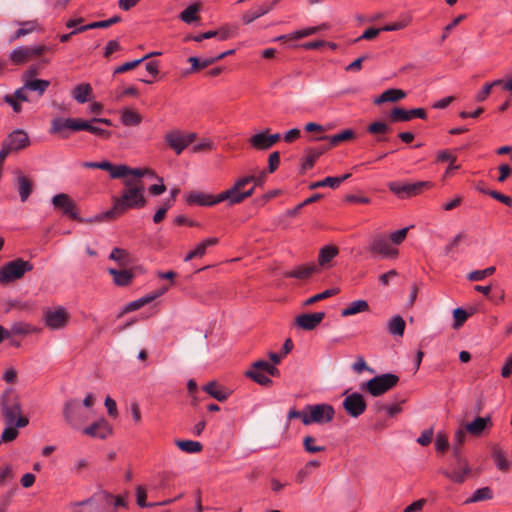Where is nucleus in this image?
<instances>
[{
    "mask_svg": "<svg viewBox=\"0 0 512 512\" xmlns=\"http://www.w3.org/2000/svg\"><path fill=\"white\" fill-rule=\"evenodd\" d=\"M123 184L121 195L112 198V207L105 212V218L115 219L130 209H141L146 206L145 186L141 178H127Z\"/></svg>",
    "mask_w": 512,
    "mask_h": 512,
    "instance_id": "obj_1",
    "label": "nucleus"
},
{
    "mask_svg": "<svg viewBox=\"0 0 512 512\" xmlns=\"http://www.w3.org/2000/svg\"><path fill=\"white\" fill-rule=\"evenodd\" d=\"M1 414L6 425H16V427H26L29 420L22 415V407L18 394L11 388H8L0 397Z\"/></svg>",
    "mask_w": 512,
    "mask_h": 512,
    "instance_id": "obj_2",
    "label": "nucleus"
},
{
    "mask_svg": "<svg viewBox=\"0 0 512 512\" xmlns=\"http://www.w3.org/2000/svg\"><path fill=\"white\" fill-rule=\"evenodd\" d=\"M244 375L261 386L270 387L273 382L269 376L277 377L280 375V371L271 363L265 360H258L251 364Z\"/></svg>",
    "mask_w": 512,
    "mask_h": 512,
    "instance_id": "obj_3",
    "label": "nucleus"
},
{
    "mask_svg": "<svg viewBox=\"0 0 512 512\" xmlns=\"http://www.w3.org/2000/svg\"><path fill=\"white\" fill-rule=\"evenodd\" d=\"M32 269V263L22 258L9 261L0 268V284L7 285L19 280Z\"/></svg>",
    "mask_w": 512,
    "mask_h": 512,
    "instance_id": "obj_4",
    "label": "nucleus"
},
{
    "mask_svg": "<svg viewBox=\"0 0 512 512\" xmlns=\"http://www.w3.org/2000/svg\"><path fill=\"white\" fill-rule=\"evenodd\" d=\"M252 180L253 175L243 176L238 178L231 188L224 191L223 196L226 198V201H228L229 205L239 204L253 195L256 187L254 185L251 188H248V190L241 191V189H243L246 185L252 183Z\"/></svg>",
    "mask_w": 512,
    "mask_h": 512,
    "instance_id": "obj_5",
    "label": "nucleus"
},
{
    "mask_svg": "<svg viewBox=\"0 0 512 512\" xmlns=\"http://www.w3.org/2000/svg\"><path fill=\"white\" fill-rule=\"evenodd\" d=\"M398 382L399 377L396 374L385 373L371 378L364 386L372 396L379 397L393 389Z\"/></svg>",
    "mask_w": 512,
    "mask_h": 512,
    "instance_id": "obj_6",
    "label": "nucleus"
},
{
    "mask_svg": "<svg viewBox=\"0 0 512 512\" xmlns=\"http://www.w3.org/2000/svg\"><path fill=\"white\" fill-rule=\"evenodd\" d=\"M305 410L307 411V417L303 419L304 425L329 423L333 420L335 414L334 408L325 403L307 405Z\"/></svg>",
    "mask_w": 512,
    "mask_h": 512,
    "instance_id": "obj_7",
    "label": "nucleus"
},
{
    "mask_svg": "<svg viewBox=\"0 0 512 512\" xmlns=\"http://www.w3.org/2000/svg\"><path fill=\"white\" fill-rule=\"evenodd\" d=\"M43 320L47 328L51 330H60L68 325L70 314L63 306H59L54 309L46 308L43 311Z\"/></svg>",
    "mask_w": 512,
    "mask_h": 512,
    "instance_id": "obj_8",
    "label": "nucleus"
},
{
    "mask_svg": "<svg viewBox=\"0 0 512 512\" xmlns=\"http://www.w3.org/2000/svg\"><path fill=\"white\" fill-rule=\"evenodd\" d=\"M63 417L65 422L75 430L80 429L88 420V416L82 411L78 401L75 399L65 402L63 407Z\"/></svg>",
    "mask_w": 512,
    "mask_h": 512,
    "instance_id": "obj_9",
    "label": "nucleus"
},
{
    "mask_svg": "<svg viewBox=\"0 0 512 512\" xmlns=\"http://www.w3.org/2000/svg\"><path fill=\"white\" fill-rule=\"evenodd\" d=\"M431 187L428 181H419L415 183L390 182L389 190L399 198H410L420 194L425 188Z\"/></svg>",
    "mask_w": 512,
    "mask_h": 512,
    "instance_id": "obj_10",
    "label": "nucleus"
},
{
    "mask_svg": "<svg viewBox=\"0 0 512 512\" xmlns=\"http://www.w3.org/2000/svg\"><path fill=\"white\" fill-rule=\"evenodd\" d=\"M196 137V133H185L180 130H173L165 135V141L168 146L179 155L195 141Z\"/></svg>",
    "mask_w": 512,
    "mask_h": 512,
    "instance_id": "obj_11",
    "label": "nucleus"
},
{
    "mask_svg": "<svg viewBox=\"0 0 512 512\" xmlns=\"http://www.w3.org/2000/svg\"><path fill=\"white\" fill-rule=\"evenodd\" d=\"M454 456L456 458V464L454 468L451 471L443 470L442 473L450 481L457 484H462L471 473V468L467 459L463 458L457 449H455Z\"/></svg>",
    "mask_w": 512,
    "mask_h": 512,
    "instance_id": "obj_12",
    "label": "nucleus"
},
{
    "mask_svg": "<svg viewBox=\"0 0 512 512\" xmlns=\"http://www.w3.org/2000/svg\"><path fill=\"white\" fill-rule=\"evenodd\" d=\"M107 167L104 168L105 171L109 172L110 177L113 179L125 178L128 176H133L136 178H142L145 175H152L153 172L147 168H130L127 165L120 164L114 165L109 161H106Z\"/></svg>",
    "mask_w": 512,
    "mask_h": 512,
    "instance_id": "obj_13",
    "label": "nucleus"
},
{
    "mask_svg": "<svg viewBox=\"0 0 512 512\" xmlns=\"http://www.w3.org/2000/svg\"><path fill=\"white\" fill-rule=\"evenodd\" d=\"M53 207L56 210L62 212L63 215L68 216L73 220L82 222V218L79 216L77 206L72 198L66 193H60L52 198Z\"/></svg>",
    "mask_w": 512,
    "mask_h": 512,
    "instance_id": "obj_14",
    "label": "nucleus"
},
{
    "mask_svg": "<svg viewBox=\"0 0 512 512\" xmlns=\"http://www.w3.org/2000/svg\"><path fill=\"white\" fill-rule=\"evenodd\" d=\"M369 251L385 258H396L398 256V250L391 246L389 238L383 234L372 237L369 243Z\"/></svg>",
    "mask_w": 512,
    "mask_h": 512,
    "instance_id": "obj_15",
    "label": "nucleus"
},
{
    "mask_svg": "<svg viewBox=\"0 0 512 512\" xmlns=\"http://www.w3.org/2000/svg\"><path fill=\"white\" fill-rule=\"evenodd\" d=\"M224 191L214 196L209 193L201 192V191H191L185 196L186 203L190 206H213L217 203L226 201L224 198Z\"/></svg>",
    "mask_w": 512,
    "mask_h": 512,
    "instance_id": "obj_16",
    "label": "nucleus"
},
{
    "mask_svg": "<svg viewBox=\"0 0 512 512\" xmlns=\"http://www.w3.org/2000/svg\"><path fill=\"white\" fill-rule=\"evenodd\" d=\"M343 408L349 416L358 418L365 412L367 404L363 395L354 392L345 397L343 401Z\"/></svg>",
    "mask_w": 512,
    "mask_h": 512,
    "instance_id": "obj_17",
    "label": "nucleus"
},
{
    "mask_svg": "<svg viewBox=\"0 0 512 512\" xmlns=\"http://www.w3.org/2000/svg\"><path fill=\"white\" fill-rule=\"evenodd\" d=\"M113 429L108 421L101 417L97 421L93 422L90 426L84 428L82 433L86 436L104 440L112 435Z\"/></svg>",
    "mask_w": 512,
    "mask_h": 512,
    "instance_id": "obj_18",
    "label": "nucleus"
},
{
    "mask_svg": "<svg viewBox=\"0 0 512 512\" xmlns=\"http://www.w3.org/2000/svg\"><path fill=\"white\" fill-rule=\"evenodd\" d=\"M325 312L304 313L295 318V325L305 331L317 328L325 318Z\"/></svg>",
    "mask_w": 512,
    "mask_h": 512,
    "instance_id": "obj_19",
    "label": "nucleus"
},
{
    "mask_svg": "<svg viewBox=\"0 0 512 512\" xmlns=\"http://www.w3.org/2000/svg\"><path fill=\"white\" fill-rule=\"evenodd\" d=\"M15 185L18 191L20 200L26 202L34 189L33 180L25 175L20 170L15 171Z\"/></svg>",
    "mask_w": 512,
    "mask_h": 512,
    "instance_id": "obj_20",
    "label": "nucleus"
},
{
    "mask_svg": "<svg viewBox=\"0 0 512 512\" xmlns=\"http://www.w3.org/2000/svg\"><path fill=\"white\" fill-rule=\"evenodd\" d=\"M414 117H418L420 119H426L427 114L424 108H415L411 110H406L401 107H394L390 113V119L393 122H406L410 121Z\"/></svg>",
    "mask_w": 512,
    "mask_h": 512,
    "instance_id": "obj_21",
    "label": "nucleus"
},
{
    "mask_svg": "<svg viewBox=\"0 0 512 512\" xmlns=\"http://www.w3.org/2000/svg\"><path fill=\"white\" fill-rule=\"evenodd\" d=\"M3 143L12 152H16L28 147L30 144V139L25 131L17 129L10 133Z\"/></svg>",
    "mask_w": 512,
    "mask_h": 512,
    "instance_id": "obj_22",
    "label": "nucleus"
},
{
    "mask_svg": "<svg viewBox=\"0 0 512 512\" xmlns=\"http://www.w3.org/2000/svg\"><path fill=\"white\" fill-rule=\"evenodd\" d=\"M49 132L50 134L67 139L70 136V132H74V118H54L51 121Z\"/></svg>",
    "mask_w": 512,
    "mask_h": 512,
    "instance_id": "obj_23",
    "label": "nucleus"
},
{
    "mask_svg": "<svg viewBox=\"0 0 512 512\" xmlns=\"http://www.w3.org/2000/svg\"><path fill=\"white\" fill-rule=\"evenodd\" d=\"M318 266L314 263L296 266L290 271L284 273L286 278H295L298 280H306L318 271Z\"/></svg>",
    "mask_w": 512,
    "mask_h": 512,
    "instance_id": "obj_24",
    "label": "nucleus"
},
{
    "mask_svg": "<svg viewBox=\"0 0 512 512\" xmlns=\"http://www.w3.org/2000/svg\"><path fill=\"white\" fill-rule=\"evenodd\" d=\"M71 512H103L99 501L95 497H90L79 502L70 504Z\"/></svg>",
    "mask_w": 512,
    "mask_h": 512,
    "instance_id": "obj_25",
    "label": "nucleus"
},
{
    "mask_svg": "<svg viewBox=\"0 0 512 512\" xmlns=\"http://www.w3.org/2000/svg\"><path fill=\"white\" fill-rule=\"evenodd\" d=\"M107 271L113 277V283L116 286H127L134 278V272L131 269L118 270L115 268H108Z\"/></svg>",
    "mask_w": 512,
    "mask_h": 512,
    "instance_id": "obj_26",
    "label": "nucleus"
},
{
    "mask_svg": "<svg viewBox=\"0 0 512 512\" xmlns=\"http://www.w3.org/2000/svg\"><path fill=\"white\" fill-rule=\"evenodd\" d=\"M356 138V133L353 129H345L334 135H324L318 138V140H327L331 147L339 145L341 142L351 141Z\"/></svg>",
    "mask_w": 512,
    "mask_h": 512,
    "instance_id": "obj_27",
    "label": "nucleus"
},
{
    "mask_svg": "<svg viewBox=\"0 0 512 512\" xmlns=\"http://www.w3.org/2000/svg\"><path fill=\"white\" fill-rule=\"evenodd\" d=\"M350 177V173L344 174L340 177H326L323 180L310 183L309 189L314 190L321 187H330L332 189H336L343 181L347 180Z\"/></svg>",
    "mask_w": 512,
    "mask_h": 512,
    "instance_id": "obj_28",
    "label": "nucleus"
},
{
    "mask_svg": "<svg viewBox=\"0 0 512 512\" xmlns=\"http://www.w3.org/2000/svg\"><path fill=\"white\" fill-rule=\"evenodd\" d=\"M488 426H492L490 416L477 417L471 423H468L465 428L470 434L479 436Z\"/></svg>",
    "mask_w": 512,
    "mask_h": 512,
    "instance_id": "obj_29",
    "label": "nucleus"
},
{
    "mask_svg": "<svg viewBox=\"0 0 512 512\" xmlns=\"http://www.w3.org/2000/svg\"><path fill=\"white\" fill-rule=\"evenodd\" d=\"M8 332H10V336L12 335H21L26 336L33 333L40 332V329L31 325L30 323L24 322V321H18L14 322L10 329H8Z\"/></svg>",
    "mask_w": 512,
    "mask_h": 512,
    "instance_id": "obj_30",
    "label": "nucleus"
},
{
    "mask_svg": "<svg viewBox=\"0 0 512 512\" xmlns=\"http://www.w3.org/2000/svg\"><path fill=\"white\" fill-rule=\"evenodd\" d=\"M72 96L78 103H86L92 97V87L89 83L76 85L72 90Z\"/></svg>",
    "mask_w": 512,
    "mask_h": 512,
    "instance_id": "obj_31",
    "label": "nucleus"
},
{
    "mask_svg": "<svg viewBox=\"0 0 512 512\" xmlns=\"http://www.w3.org/2000/svg\"><path fill=\"white\" fill-rule=\"evenodd\" d=\"M406 93L401 89L391 88L381 93L375 100V104H382L385 102H396L403 99Z\"/></svg>",
    "mask_w": 512,
    "mask_h": 512,
    "instance_id": "obj_32",
    "label": "nucleus"
},
{
    "mask_svg": "<svg viewBox=\"0 0 512 512\" xmlns=\"http://www.w3.org/2000/svg\"><path fill=\"white\" fill-rule=\"evenodd\" d=\"M368 310L369 304L366 300H356L349 303L345 308L341 310V316L348 317L358 313L367 312Z\"/></svg>",
    "mask_w": 512,
    "mask_h": 512,
    "instance_id": "obj_33",
    "label": "nucleus"
},
{
    "mask_svg": "<svg viewBox=\"0 0 512 512\" xmlns=\"http://www.w3.org/2000/svg\"><path fill=\"white\" fill-rule=\"evenodd\" d=\"M492 458L501 471H508L511 467V462L506 458V455L499 445H494L492 448Z\"/></svg>",
    "mask_w": 512,
    "mask_h": 512,
    "instance_id": "obj_34",
    "label": "nucleus"
},
{
    "mask_svg": "<svg viewBox=\"0 0 512 512\" xmlns=\"http://www.w3.org/2000/svg\"><path fill=\"white\" fill-rule=\"evenodd\" d=\"M405 326V321L400 315L391 317L387 322L388 332L393 336H403Z\"/></svg>",
    "mask_w": 512,
    "mask_h": 512,
    "instance_id": "obj_35",
    "label": "nucleus"
},
{
    "mask_svg": "<svg viewBox=\"0 0 512 512\" xmlns=\"http://www.w3.org/2000/svg\"><path fill=\"white\" fill-rule=\"evenodd\" d=\"M249 143L253 148L257 150H268L271 148L268 137V129L250 137Z\"/></svg>",
    "mask_w": 512,
    "mask_h": 512,
    "instance_id": "obj_36",
    "label": "nucleus"
},
{
    "mask_svg": "<svg viewBox=\"0 0 512 512\" xmlns=\"http://www.w3.org/2000/svg\"><path fill=\"white\" fill-rule=\"evenodd\" d=\"M121 122L124 126H138L142 116L133 109L125 108L121 111Z\"/></svg>",
    "mask_w": 512,
    "mask_h": 512,
    "instance_id": "obj_37",
    "label": "nucleus"
},
{
    "mask_svg": "<svg viewBox=\"0 0 512 512\" xmlns=\"http://www.w3.org/2000/svg\"><path fill=\"white\" fill-rule=\"evenodd\" d=\"M272 8H273L272 4L271 5L264 4L255 10L247 11L246 13L243 14L242 21L244 24L248 25V24L252 23L254 20L267 14Z\"/></svg>",
    "mask_w": 512,
    "mask_h": 512,
    "instance_id": "obj_38",
    "label": "nucleus"
},
{
    "mask_svg": "<svg viewBox=\"0 0 512 512\" xmlns=\"http://www.w3.org/2000/svg\"><path fill=\"white\" fill-rule=\"evenodd\" d=\"M10 59L16 65L26 63L32 59L31 51L29 47L20 46L11 52Z\"/></svg>",
    "mask_w": 512,
    "mask_h": 512,
    "instance_id": "obj_39",
    "label": "nucleus"
},
{
    "mask_svg": "<svg viewBox=\"0 0 512 512\" xmlns=\"http://www.w3.org/2000/svg\"><path fill=\"white\" fill-rule=\"evenodd\" d=\"M328 148H308L306 156L303 162V169L307 170L314 166L316 160L327 150Z\"/></svg>",
    "mask_w": 512,
    "mask_h": 512,
    "instance_id": "obj_40",
    "label": "nucleus"
},
{
    "mask_svg": "<svg viewBox=\"0 0 512 512\" xmlns=\"http://www.w3.org/2000/svg\"><path fill=\"white\" fill-rule=\"evenodd\" d=\"M200 9L201 6L199 3L191 4L179 14V18L183 22L190 24L199 18L198 12Z\"/></svg>",
    "mask_w": 512,
    "mask_h": 512,
    "instance_id": "obj_41",
    "label": "nucleus"
},
{
    "mask_svg": "<svg viewBox=\"0 0 512 512\" xmlns=\"http://www.w3.org/2000/svg\"><path fill=\"white\" fill-rule=\"evenodd\" d=\"M336 246H324L319 253L318 262L320 266H326L334 257L338 255Z\"/></svg>",
    "mask_w": 512,
    "mask_h": 512,
    "instance_id": "obj_42",
    "label": "nucleus"
},
{
    "mask_svg": "<svg viewBox=\"0 0 512 512\" xmlns=\"http://www.w3.org/2000/svg\"><path fill=\"white\" fill-rule=\"evenodd\" d=\"M49 86L50 81L44 79L36 78L33 80H26L25 82V88H28L29 91L37 92L39 96L43 95Z\"/></svg>",
    "mask_w": 512,
    "mask_h": 512,
    "instance_id": "obj_43",
    "label": "nucleus"
},
{
    "mask_svg": "<svg viewBox=\"0 0 512 512\" xmlns=\"http://www.w3.org/2000/svg\"><path fill=\"white\" fill-rule=\"evenodd\" d=\"M493 497V492L490 487H482L477 489L473 495L465 500V504L476 503L484 500H490Z\"/></svg>",
    "mask_w": 512,
    "mask_h": 512,
    "instance_id": "obj_44",
    "label": "nucleus"
},
{
    "mask_svg": "<svg viewBox=\"0 0 512 512\" xmlns=\"http://www.w3.org/2000/svg\"><path fill=\"white\" fill-rule=\"evenodd\" d=\"M177 447L187 453H199L202 451V444L198 441L192 440H177Z\"/></svg>",
    "mask_w": 512,
    "mask_h": 512,
    "instance_id": "obj_45",
    "label": "nucleus"
},
{
    "mask_svg": "<svg viewBox=\"0 0 512 512\" xmlns=\"http://www.w3.org/2000/svg\"><path fill=\"white\" fill-rule=\"evenodd\" d=\"M109 259L117 262L121 267L127 266L130 263L129 253L125 249H121L118 247L114 248L111 251Z\"/></svg>",
    "mask_w": 512,
    "mask_h": 512,
    "instance_id": "obj_46",
    "label": "nucleus"
},
{
    "mask_svg": "<svg viewBox=\"0 0 512 512\" xmlns=\"http://www.w3.org/2000/svg\"><path fill=\"white\" fill-rule=\"evenodd\" d=\"M339 288H331V289H327L321 293H318V294H315L311 297H309L308 299H306L303 303L304 306H310V305H313L314 303L318 302V301H321V300H324V299H327L329 297H332L336 294L339 293Z\"/></svg>",
    "mask_w": 512,
    "mask_h": 512,
    "instance_id": "obj_47",
    "label": "nucleus"
},
{
    "mask_svg": "<svg viewBox=\"0 0 512 512\" xmlns=\"http://www.w3.org/2000/svg\"><path fill=\"white\" fill-rule=\"evenodd\" d=\"M188 62L191 63V70L193 72H195V71L204 69V68L216 63L217 61L215 59V56L205 58L203 60H200L199 58L192 56L188 59Z\"/></svg>",
    "mask_w": 512,
    "mask_h": 512,
    "instance_id": "obj_48",
    "label": "nucleus"
},
{
    "mask_svg": "<svg viewBox=\"0 0 512 512\" xmlns=\"http://www.w3.org/2000/svg\"><path fill=\"white\" fill-rule=\"evenodd\" d=\"M204 391H206L209 395H211L213 398L217 399L218 401H225L228 397V395L218 389L217 383L214 381L209 382L205 387Z\"/></svg>",
    "mask_w": 512,
    "mask_h": 512,
    "instance_id": "obj_49",
    "label": "nucleus"
},
{
    "mask_svg": "<svg viewBox=\"0 0 512 512\" xmlns=\"http://www.w3.org/2000/svg\"><path fill=\"white\" fill-rule=\"evenodd\" d=\"M502 83L501 79L494 80L490 83H486L483 88L476 94L475 100L477 102L485 101L491 93V89L495 86H500Z\"/></svg>",
    "mask_w": 512,
    "mask_h": 512,
    "instance_id": "obj_50",
    "label": "nucleus"
},
{
    "mask_svg": "<svg viewBox=\"0 0 512 512\" xmlns=\"http://www.w3.org/2000/svg\"><path fill=\"white\" fill-rule=\"evenodd\" d=\"M324 29H326V25L304 28L302 30H298V31L291 33L289 38L290 39H300V38L308 37V36H311L321 30H324Z\"/></svg>",
    "mask_w": 512,
    "mask_h": 512,
    "instance_id": "obj_51",
    "label": "nucleus"
},
{
    "mask_svg": "<svg viewBox=\"0 0 512 512\" xmlns=\"http://www.w3.org/2000/svg\"><path fill=\"white\" fill-rule=\"evenodd\" d=\"M391 130L385 122L375 121L367 126V132L373 135H385Z\"/></svg>",
    "mask_w": 512,
    "mask_h": 512,
    "instance_id": "obj_52",
    "label": "nucleus"
},
{
    "mask_svg": "<svg viewBox=\"0 0 512 512\" xmlns=\"http://www.w3.org/2000/svg\"><path fill=\"white\" fill-rule=\"evenodd\" d=\"M18 428L19 427H16V425H7V427L2 431L1 434V443H8L14 441L19 435Z\"/></svg>",
    "mask_w": 512,
    "mask_h": 512,
    "instance_id": "obj_53",
    "label": "nucleus"
},
{
    "mask_svg": "<svg viewBox=\"0 0 512 512\" xmlns=\"http://www.w3.org/2000/svg\"><path fill=\"white\" fill-rule=\"evenodd\" d=\"M469 314L467 311H465L462 308H456L453 310V318H454V324L453 328L458 329L460 328L465 321L468 319Z\"/></svg>",
    "mask_w": 512,
    "mask_h": 512,
    "instance_id": "obj_54",
    "label": "nucleus"
},
{
    "mask_svg": "<svg viewBox=\"0 0 512 512\" xmlns=\"http://www.w3.org/2000/svg\"><path fill=\"white\" fill-rule=\"evenodd\" d=\"M218 243V239L215 237L207 238L200 242L194 249L198 257H202L206 253V249L209 246L216 245Z\"/></svg>",
    "mask_w": 512,
    "mask_h": 512,
    "instance_id": "obj_55",
    "label": "nucleus"
},
{
    "mask_svg": "<svg viewBox=\"0 0 512 512\" xmlns=\"http://www.w3.org/2000/svg\"><path fill=\"white\" fill-rule=\"evenodd\" d=\"M304 448L309 453H317L325 450L324 446H318L315 444V438L312 436H306L303 440Z\"/></svg>",
    "mask_w": 512,
    "mask_h": 512,
    "instance_id": "obj_56",
    "label": "nucleus"
},
{
    "mask_svg": "<svg viewBox=\"0 0 512 512\" xmlns=\"http://www.w3.org/2000/svg\"><path fill=\"white\" fill-rule=\"evenodd\" d=\"M408 230H409V227H405V228H402L400 230L392 232L389 235L390 242L395 244V245L401 244L405 240V238L407 236V233H408Z\"/></svg>",
    "mask_w": 512,
    "mask_h": 512,
    "instance_id": "obj_57",
    "label": "nucleus"
},
{
    "mask_svg": "<svg viewBox=\"0 0 512 512\" xmlns=\"http://www.w3.org/2000/svg\"><path fill=\"white\" fill-rule=\"evenodd\" d=\"M22 28H19L15 34L11 37L10 41H14L34 31L35 25L33 22H24Z\"/></svg>",
    "mask_w": 512,
    "mask_h": 512,
    "instance_id": "obj_58",
    "label": "nucleus"
},
{
    "mask_svg": "<svg viewBox=\"0 0 512 512\" xmlns=\"http://www.w3.org/2000/svg\"><path fill=\"white\" fill-rule=\"evenodd\" d=\"M142 62H143V59H136V60H133L130 62L123 63L122 65H119L114 69V74H120V73L130 71V70L136 68Z\"/></svg>",
    "mask_w": 512,
    "mask_h": 512,
    "instance_id": "obj_59",
    "label": "nucleus"
},
{
    "mask_svg": "<svg viewBox=\"0 0 512 512\" xmlns=\"http://www.w3.org/2000/svg\"><path fill=\"white\" fill-rule=\"evenodd\" d=\"M146 498H147V493H146V490L143 486H138L136 488V501H137V504L140 506V507H150V506H154L155 504H148L146 503Z\"/></svg>",
    "mask_w": 512,
    "mask_h": 512,
    "instance_id": "obj_60",
    "label": "nucleus"
},
{
    "mask_svg": "<svg viewBox=\"0 0 512 512\" xmlns=\"http://www.w3.org/2000/svg\"><path fill=\"white\" fill-rule=\"evenodd\" d=\"M280 164V153L278 151L272 152L268 157V171L273 173L277 170Z\"/></svg>",
    "mask_w": 512,
    "mask_h": 512,
    "instance_id": "obj_61",
    "label": "nucleus"
},
{
    "mask_svg": "<svg viewBox=\"0 0 512 512\" xmlns=\"http://www.w3.org/2000/svg\"><path fill=\"white\" fill-rule=\"evenodd\" d=\"M434 430L433 428H429L424 430L421 435L417 438V443L421 446H427L431 443L433 438Z\"/></svg>",
    "mask_w": 512,
    "mask_h": 512,
    "instance_id": "obj_62",
    "label": "nucleus"
},
{
    "mask_svg": "<svg viewBox=\"0 0 512 512\" xmlns=\"http://www.w3.org/2000/svg\"><path fill=\"white\" fill-rule=\"evenodd\" d=\"M214 145L213 143L208 139L201 140L198 144L194 145L192 148V151L194 153L204 152V151H211L213 149Z\"/></svg>",
    "mask_w": 512,
    "mask_h": 512,
    "instance_id": "obj_63",
    "label": "nucleus"
},
{
    "mask_svg": "<svg viewBox=\"0 0 512 512\" xmlns=\"http://www.w3.org/2000/svg\"><path fill=\"white\" fill-rule=\"evenodd\" d=\"M448 439L445 434L438 433L435 439V449L443 452L448 448Z\"/></svg>",
    "mask_w": 512,
    "mask_h": 512,
    "instance_id": "obj_64",
    "label": "nucleus"
}]
</instances>
